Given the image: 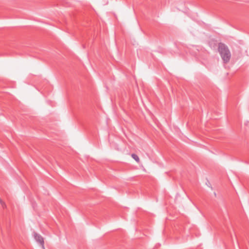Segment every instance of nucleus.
I'll list each match as a JSON object with an SVG mask.
<instances>
[{
  "label": "nucleus",
  "mask_w": 249,
  "mask_h": 249,
  "mask_svg": "<svg viewBox=\"0 0 249 249\" xmlns=\"http://www.w3.org/2000/svg\"><path fill=\"white\" fill-rule=\"evenodd\" d=\"M218 50L224 63H228L231 58V53L228 46L224 43H219Z\"/></svg>",
  "instance_id": "1"
},
{
  "label": "nucleus",
  "mask_w": 249,
  "mask_h": 249,
  "mask_svg": "<svg viewBox=\"0 0 249 249\" xmlns=\"http://www.w3.org/2000/svg\"><path fill=\"white\" fill-rule=\"evenodd\" d=\"M132 158L136 160V161L138 163L140 162V159L139 157L135 154H131Z\"/></svg>",
  "instance_id": "3"
},
{
  "label": "nucleus",
  "mask_w": 249,
  "mask_h": 249,
  "mask_svg": "<svg viewBox=\"0 0 249 249\" xmlns=\"http://www.w3.org/2000/svg\"><path fill=\"white\" fill-rule=\"evenodd\" d=\"M34 237L36 241L38 242L42 246V247H44V242L43 238L41 235L36 233H34Z\"/></svg>",
  "instance_id": "2"
}]
</instances>
